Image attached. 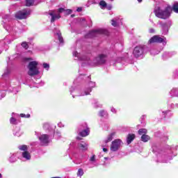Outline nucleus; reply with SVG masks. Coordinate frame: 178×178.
<instances>
[{"label": "nucleus", "mask_w": 178, "mask_h": 178, "mask_svg": "<svg viewBox=\"0 0 178 178\" xmlns=\"http://www.w3.org/2000/svg\"><path fill=\"white\" fill-rule=\"evenodd\" d=\"M71 95H72L73 98L74 97H84V95H90V92H91V89H89L87 92V90H83V92L79 88H72L70 90Z\"/></svg>", "instance_id": "nucleus-6"}, {"label": "nucleus", "mask_w": 178, "mask_h": 178, "mask_svg": "<svg viewBox=\"0 0 178 178\" xmlns=\"http://www.w3.org/2000/svg\"><path fill=\"white\" fill-rule=\"evenodd\" d=\"M169 113V111H163V114L165 115V113Z\"/></svg>", "instance_id": "nucleus-56"}, {"label": "nucleus", "mask_w": 178, "mask_h": 178, "mask_svg": "<svg viewBox=\"0 0 178 178\" xmlns=\"http://www.w3.org/2000/svg\"><path fill=\"white\" fill-rule=\"evenodd\" d=\"M39 140L40 141V144L42 145H48L49 143V136L47 134H42L39 136Z\"/></svg>", "instance_id": "nucleus-12"}, {"label": "nucleus", "mask_w": 178, "mask_h": 178, "mask_svg": "<svg viewBox=\"0 0 178 178\" xmlns=\"http://www.w3.org/2000/svg\"><path fill=\"white\" fill-rule=\"evenodd\" d=\"M157 158H158V161L159 162H162L163 163H166L168 162V161H171V159H173L172 157H169L168 156L161 155V154H159L157 156Z\"/></svg>", "instance_id": "nucleus-13"}, {"label": "nucleus", "mask_w": 178, "mask_h": 178, "mask_svg": "<svg viewBox=\"0 0 178 178\" xmlns=\"http://www.w3.org/2000/svg\"><path fill=\"white\" fill-rule=\"evenodd\" d=\"M87 8H90V3H88V5H86Z\"/></svg>", "instance_id": "nucleus-59"}, {"label": "nucleus", "mask_w": 178, "mask_h": 178, "mask_svg": "<svg viewBox=\"0 0 178 178\" xmlns=\"http://www.w3.org/2000/svg\"><path fill=\"white\" fill-rule=\"evenodd\" d=\"M17 118H19V114L13 113L12 118L10 119V123L11 124H17Z\"/></svg>", "instance_id": "nucleus-16"}, {"label": "nucleus", "mask_w": 178, "mask_h": 178, "mask_svg": "<svg viewBox=\"0 0 178 178\" xmlns=\"http://www.w3.org/2000/svg\"><path fill=\"white\" fill-rule=\"evenodd\" d=\"M162 42L164 45H166V38L159 35H155L149 40L147 44L148 45H151V44H161Z\"/></svg>", "instance_id": "nucleus-5"}, {"label": "nucleus", "mask_w": 178, "mask_h": 178, "mask_svg": "<svg viewBox=\"0 0 178 178\" xmlns=\"http://www.w3.org/2000/svg\"><path fill=\"white\" fill-rule=\"evenodd\" d=\"M81 10H83V8H81V7H79V8L76 9V12H81Z\"/></svg>", "instance_id": "nucleus-53"}, {"label": "nucleus", "mask_w": 178, "mask_h": 178, "mask_svg": "<svg viewBox=\"0 0 178 178\" xmlns=\"http://www.w3.org/2000/svg\"><path fill=\"white\" fill-rule=\"evenodd\" d=\"M19 156V153H13L10 156L9 161L11 163H14V162H16L17 161V158Z\"/></svg>", "instance_id": "nucleus-19"}, {"label": "nucleus", "mask_w": 178, "mask_h": 178, "mask_svg": "<svg viewBox=\"0 0 178 178\" xmlns=\"http://www.w3.org/2000/svg\"><path fill=\"white\" fill-rule=\"evenodd\" d=\"M73 56L75 60H80L83 63H85V65H90V66L103 65V63H105V62H106V56L104 54H101L98 57L95 58L93 60V62H92L91 60L87 56H83L77 53V51L73 52Z\"/></svg>", "instance_id": "nucleus-1"}, {"label": "nucleus", "mask_w": 178, "mask_h": 178, "mask_svg": "<svg viewBox=\"0 0 178 178\" xmlns=\"http://www.w3.org/2000/svg\"><path fill=\"white\" fill-rule=\"evenodd\" d=\"M71 16H72V17H74V15H71Z\"/></svg>", "instance_id": "nucleus-62"}, {"label": "nucleus", "mask_w": 178, "mask_h": 178, "mask_svg": "<svg viewBox=\"0 0 178 178\" xmlns=\"http://www.w3.org/2000/svg\"><path fill=\"white\" fill-rule=\"evenodd\" d=\"M138 2L141 3L143 2V0H138Z\"/></svg>", "instance_id": "nucleus-60"}, {"label": "nucleus", "mask_w": 178, "mask_h": 178, "mask_svg": "<svg viewBox=\"0 0 178 178\" xmlns=\"http://www.w3.org/2000/svg\"><path fill=\"white\" fill-rule=\"evenodd\" d=\"M172 10H173L175 13H178V2H175Z\"/></svg>", "instance_id": "nucleus-32"}, {"label": "nucleus", "mask_w": 178, "mask_h": 178, "mask_svg": "<svg viewBox=\"0 0 178 178\" xmlns=\"http://www.w3.org/2000/svg\"><path fill=\"white\" fill-rule=\"evenodd\" d=\"M94 5H99V6L102 8V9H106V5L107 3L105 2V1L104 0H96L94 1Z\"/></svg>", "instance_id": "nucleus-14"}, {"label": "nucleus", "mask_w": 178, "mask_h": 178, "mask_svg": "<svg viewBox=\"0 0 178 178\" xmlns=\"http://www.w3.org/2000/svg\"><path fill=\"white\" fill-rule=\"evenodd\" d=\"M98 34H108V31L104 29H99L95 31H92L89 33L88 37H90V38H92L94 37H97Z\"/></svg>", "instance_id": "nucleus-10"}, {"label": "nucleus", "mask_w": 178, "mask_h": 178, "mask_svg": "<svg viewBox=\"0 0 178 178\" xmlns=\"http://www.w3.org/2000/svg\"><path fill=\"white\" fill-rule=\"evenodd\" d=\"M4 29L8 31L9 33H16V26H10V25H3Z\"/></svg>", "instance_id": "nucleus-18"}, {"label": "nucleus", "mask_w": 178, "mask_h": 178, "mask_svg": "<svg viewBox=\"0 0 178 178\" xmlns=\"http://www.w3.org/2000/svg\"><path fill=\"white\" fill-rule=\"evenodd\" d=\"M43 128L44 129V130H48V129H49V124L44 123L43 125Z\"/></svg>", "instance_id": "nucleus-46"}, {"label": "nucleus", "mask_w": 178, "mask_h": 178, "mask_svg": "<svg viewBox=\"0 0 178 178\" xmlns=\"http://www.w3.org/2000/svg\"><path fill=\"white\" fill-rule=\"evenodd\" d=\"M28 74L29 76H37L40 74V70H38V61L33 60L29 62L28 65Z\"/></svg>", "instance_id": "nucleus-4"}, {"label": "nucleus", "mask_w": 178, "mask_h": 178, "mask_svg": "<svg viewBox=\"0 0 178 178\" xmlns=\"http://www.w3.org/2000/svg\"><path fill=\"white\" fill-rule=\"evenodd\" d=\"M111 24L112 26H113L114 27H118V26H119V20L117 19H113L111 20Z\"/></svg>", "instance_id": "nucleus-33"}, {"label": "nucleus", "mask_w": 178, "mask_h": 178, "mask_svg": "<svg viewBox=\"0 0 178 178\" xmlns=\"http://www.w3.org/2000/svg\"><path fill=\"white\" fill-rule=\"evenodd\" d=\"M149 33H155V30L153 29H149Z\"/></svg>", "instance_id": "nucleus-55"}, {"label": "nucleus", "mask_w": 178, "mask_h": 178, "mask_svg": "<svg viewBox=\"0 0 178 178\" xmlns=\"http://www.w3.org/2000/svg\"><path fill=\"white\" fill-rule=\"evenodd\" d=\"M122 144H123V142H122V140L120 139H115L114 140L111 145L110 149L112 152H116V151H119L120 149V147H122Z\"/></svg>", "instance_id": "nucleus-8"}, {"label": "nucleus", "mask_w": 178, "mask_h": 178, "mask_svg": "<svg viewBox=\"0 0 178 178\" xmlns=\"http://www.w3.org/2000/svg\"><path fill=\"white\" fill-rule=\"evenodd\" d=\"M150 54L153 55L154 56H155V55H158V54H159V52H161L160 51H156L155 50V49H151L149 50Z\"/></svg>", "instance_id": "nucleus-35"}, {"label": "nucleus", "mask_w": 178, "mask_h": 178, "mask_svg": "<svg viewBox=\"0 0 178 178\" xmlns=\"http://www.w3.org/2000/svg\"><path fill=\"white\" fill-rule=\"evenodd\" d=\"M26 60H33V58H26Z\"/></svg>", "instance_id": "nucleus-57"}, {"label": "nucleus", "mask_w": 178, "mask_h": 178, "mask_svg": "<svg viewBox=\"0 0 178 178\" xmlns=\"http://www.w3.org/2000/svg\"><path fill=\"white\" fill-rule=\"evenodd\" d=\"M83 175H84V170L82 168H79L78 170L77 176H79V177H81Z\"/></svg>", "instance_id": "nucleus-39"}, {"label": "nucleus", "mask_w": 178, "mask_h": 178, "mask_svg": "<svg viewBox=\"0 0 178 178\" xmlns=\"http://www.w3.org/2000/svg\"><path fill=\"white\" fill-rule=\"evenodd\" d=\"M170 94L171 97H178V89L177 88H173L170 92Z\"/></svg>", "instance_id": "nucleus-30"}, {"label": "nucleus", "mask_w": 178, "mask_h": 178, "mask_svg": "<svg viewBox=\"0 0 178 178\" xmlns=\"http://www.w3.org/2000/svg\"><path fill=\"white\" fill-rule=\"evenodd\" d=\"M10 91H12V89H9Z\"/></svg>", "instance_id": "nucleus-63"}, {"label": "nucleus", "mask_w": 178, "mask_h": 178, "mask_svg": "<svg viewBox=\"0 0 178 178\" xmlns=\"http://www.w3.org/2000/svg\"><path fill=\"white\" fill-rule=\"evenodd\" d=\"M54 137H55L56 138H60V132H56V133L54 134Z\"/></svg>", "instance_id": "nucleus-48"}, {"label": "nucleus", "mask_w": 178, "mask_h": 178, "mask_svg": "<svg viewBox=\"0 0 178 178\" xmlns=\"http://www.w3.org/2000/svg\"><path fill=\"white\" fill-rule=\"evenodd\" d=\"M0 178H2V174H0Z\"/></svg>", "instance_id": "nucleus-61"}, {"label": "nucleus", "mask_w": 178, "mask_h": 178, "mask_svg": "<svg viewBox=\"0 0 178 178\" xmlns=\"http://www.w3.org/2000/svg\"><path fill=\"white\" fill-rule=\"evenodd\" d=\"M92 104L93 108H95V109L98 108H102V104H101L99 102H98L97 100H93Z\"/></svg>", "instance_id": "nucleus-27"}, {"label": "nucleus", "mask_w": 178, "mask_h": 178, "mask_svg": "<svg viewBox=\"0 0 178 178\" xmlns=\"http://www.w3.org/2000/svg\"><path fill=\"white\" fill-rule=\"evenodd\" d=\"M54 34H56L57 35L60 44H63V38H62V33H60V31L56 30L54 32Z\"/></svg>", "instance_id": "nucleus-25"}, {"label": "nucleus", "mask_w": 178, "mask_h": 178, "mask_svg": "<svg viewBox=\"0 0 178 178\" xmlns=\"http://www.w3.org/2000/svg\"><path fill=\"white\" fill-rule=\"evenodd\" d=\"M146 53L145 46L144 45L136 46L133 51V55L135 58H140V56H144Z\"/></svg>", "instance_id": "nucleus-7"}, {"label": "nucleus", "mask_w": 178, "mask_h": 178, "mask_svg": "<svg viewBox=\"0 0 178 178\" xmlns=\"http://www.w3.org/2000/svg\"><path fill=\"white\" fill-rule=\"evenodd\" d=\"M111 109V112H112L113 113H118V110H116V108H115L114 107L111 106L110 108Z\"/></svg>", "instance_id": "nucleus-45"}, {"label": "nucleus", "mask_w": 178, "mask_h": 178, "mask_svg": "<svg viewBox=\"0 0 178 178\" xmlns=\"http://www.w3.org/2000/svg\"><path fill=\"white\" fill-rule=\"evenodd\" d=\"M58 127H65V124H63V123H62V122H59V123L58 124Z\"/></svg>", "instance_id": "nucleus-51"}, {"label": "nucleus", "mask_w": 178, "mask_h": 178, "mask_svg": "<svg viewBox=\"0 0 178 178\" xmlns=\"http://www.w3.org/2000/svg\"><path fill=\"white\" fill-rule=\"evenodd\" d=\"M78 148L80 151H87V149H88V144L85 142H81L78 144Z\"/></svg>", "instance_id": "nucleus-17"}, {"label": "nucleus", "mask_w": 178, "mask_h": 178, "mask_svg": "<svg viewBox=\"0 0 178 178\" xmlns=\"http://www.w3.org/2000/svg\"><path fill=\"white\" fill-rule=\"evenodd\" d=\"M108 159H109V158H108V157H104V160H105V161H108Z\"/></svg>", "instance_id": "nucleus-58"}, {"label": "nucleus", "mask_w": 178, "mask_h": 178, "mask_svg": "<svg viewBox=\"0 0 178 178\" xmlns=\"http://www.w3.org/2000/svg\"><path fill=\"white\" fill-rule=\"evenodd\" d=\"M31 11L29 9H25L22 11H19L15 14L16 19H27L30 16Z\"/></svg>", "instance_id": "nucleus-9"}, {"label": "nucleus", "mask_w": 178, "mask_h": 178, "mask_svg": "<svg viewBox=\"0 0 178 178\" xmlns=\"http://www.w3.org/2000/svg\"><path fill=\"white\" fill-rule=\"evenodd\" d=\"M160 24L163 30V34H168V31H169V29H170V26H172V21L169 20L165 23L161 22Z\"/></svg>", "instance_id": "nucleus-11"}, {"label": "nucleus", "mask_w": 178, "mask_h": 178, "mask_svg": "<svg viewBox=\"0 0 178 178\" xmlns=\"http://www.w3.org/2000/svg\"><path fill=\"white\" fill-rule=\"evenodd\" d=\"M42 66H43V69L47 70V72H48V70H49V63H44L42 64Z\"/></svg>", "instance_id": "nucleus-40"}, {"label": "nucleus", "mask_w": 178, "mask_h": 178, "mask_svg": "<svg viewBox=\"0 0 178 178\" xmlns=\"http://www.w3.org/2000/svg\"><path fill=\"white\" fill-rule=\"evenodd\" d=\"M106 115H108V113L105 110H102L99 112V115L102 117L106 116Z\"/></svg>", "instance_id": "nucleus-38"}, {"label": "nucleus", "mask_w": 178, "mask_h": 178, "mask_svg": "<svg viewBox=\"0 0 178 178\" xmlns=\"http://www.w3.org/2000/svg\"><path fill=\"white\" fill-rule=\"evenodd\" d=\"M10 73V70L7 69L6 72H4V74H3V76H8Z\"/></svg>", "instance_id": "nucleus-47"}, {"label": "nucleus", "mask_w": 178, "mask_h": 178, "mask_svg": "<svg viewBox=\"0 0 178 178\" xmlns=\"http://www.w3.org/2000/svg\"><path fill=\"white\" fill-rule=\"evenodd\" d=\"M106 9H108V10H111V9H112V6H108V4H106Z\"/></svg>", "instance_id": "nucleus-52"}, {"label": "nucleus", "mask_w": 178, "mask_h": 178, "mask_svg": "<svg viewBox=\"0 0 178 178\" xmlns=\"http://www.w3.org/2000/svg\"><path fill=\"white\" fill-rule=\"evenodd\" d=\"M13 134L15 136V137H20L22 134H23V131L20 129V128L17 127L13 131Z\"/></svg>", "instance_id": "nucleus-23"}, {"label": "nucleus", "mask_w": 178, "mask_h": 178, "mask_svg": "<svg viewBox=\"0 0 178 178\" xmlns=\"http://www.w3.org/2000/svg\"><path fill=\"white\" fill-rule=\"evenodd\" d=\"M19 149H20V151H27V149H29V148L27 147V145H19L18 147Z\"/></svg>", "instance_id": "nucleus-36"}, {"label": "nucleus", "mask_w": 178, "mask_h": 178, "mask_svg": "<svg viewBox=\"0 0 178 178\" xmlns=\"http://www.w3.org/2000/svg\"><path fill=\"white\" fill-rule=\"evenodd\" d=\"M154 15L159 19H169L172 15V6L167 4L166 2L162 1V5L154 9Z\"/></svg>", "instance_id": "nucleus-2"}, {"label": "nucleus", "mask_w": 178, "mask_h": 178, "mask_svg": "<svg viewBox=\"0 0 178 178\" xmlns=\"http://www.w3.org/2000/svg\"><path fill=\"white\" fill-rule=\"evenodd\" d=\"M22 47L23 48H24L25 49H27L29 48V44L27 43V42H23L22 44H21Z\"/></svg>", "instance_id": "nucleus-43"}, {"label": "nucleus", "mask_w": 178, "mask_h": 178, "mask_svg": "<svg viewBox=\"0 0 178 178\" xmlns=\"http://www.w3.org/2000/svg\"><path fill=\"white\" fill-rule=\"evenodd\" d=\"M134 138H136V135L134 134H128L127 138V144H131V142L133 141V140H134Z\"/></svg>", "instance_id": "nucleus-22"}, {"label": "nucleus", "mask_w": 178, "mask_h": 178, "mask_svg": "<svg viewBox=\"0 0 178 178\" xmlns=\"http://www.w3.org/2000/svg\"><path fill=\"white\" fill-rule=\"evenodd\" d=\"M6 47V42L5 40L0 41V54H2L3 51H5V49H7Z\"/></svg>", "instance_id": "nucleus-24"}, {"label": "nucleus", "mask_w": 178, "mask_h": 178, "mask_svg": "<svg viewBox=\"0 0 178 178\" xmlns=\"http://www.w3.org/2000/svg\"><path fill=\"white\" fill-rule=\"evenodd\" d=\"M74 163H76V165H80V163H81V160H79V159H76Z\"/></svg>", "instance_id": "nucleus-49"}, {"label": "nucleus", "mask_w": 178, "mask_h": 178, "mask_svg": "<svg viewBox=\"0 0 178 178\" xmlns=\"http://www.w3.org/2000/svg\"><path fill=\"white\" fill-rule=\"evenodd\" d=\"M147 131L146 129H140L138 130V134H139V136H144L147 134Z\"/></svg>", "instance_id": "nucleus-31"}, {"label": "nucleus", "mask_w": 178, "mask_h": 178, "mask_svg": "<svg viewBox=\"0 0 178 178\" xmlns=\"http://www.w3.org/2000/svg\"><path fill=\"white\" fill-rule=\"evenodd\" d=\"M80 136H81V137H87V136H88V134H90V129L87 128L85 130L81 131L79 133Z\"/></svg>", "instance_id": "nucleus-28"}, {"label": "nucleus", "mask_w": 178, "mask_h": 178, "mask_svg": "<svg viewBox=\"0 0 178 178\" xmlns=\"http://www.w3.org/2000/svg\"><path fill=\"white\" fill-rule=\"evenodd\" d=\"M14 94H17L19 90H17V88H13V90H11Z\"/></svg>", "instance_id": "nucleus-50"}, {"label": "nucleus", "mask_w": 178, "mask_h": 178, "mask_svg": "<svg viewBox=\"0 0 178 178\" xmlns=\"http://www.w3.org/2000/svg\"><path fill=\"white\" fill-rule=\"evenodd\" d=\"M94 87H95V82L90 81L88 85V87L84 90H86V92H88V90H91V91H92V88H94Z\"/></svg>", "instance_id": "nucleus-26"}, {"label": "nucleus", "mask_w": 178, "mask_h": 178, "mask_svg": "<svg viewBox=\"0 0 178 178\" xmlns=\"http://www.w3.org/2000/svg\"><path fill=\"white\" fill-rule=\"evenodd\" d=\"M104 152H108V149L106 147H103Z\"/></svg>", "instance_id": "nucleus-54"}, {"label": "nucleus", "mask_w": 178, "mask_h": 178, "mask_svg": "<svg viewBox=\"0 0 178 178\" xmlns=\"http://www.w3.org/2000/svg\"><path fill=\"white\" fill-rule=\"evenodd\" d=\"M6 87H8V86L6 85V83H0V90H1V88H6Z\"/></svg>", "instance_id": "nucleus-44"}, {"label": "nucleus", "mask_w": 178, "mask_h": 178, "mask_svg": "<svg viewBox=\"0 0 178 178\" xmlns=\"http://www.w3.org/2000/svg\"><path fill=\"white\" fill-rule=\"evenodd\" d=\"M73 10L70 9L65 10L63 8H58V10H51L49 11V15L51 17V22L54 23L56 22V20H59L60 19V13H64V15H71Z\"/></svg>", "instance_id": "nucleus-3"}, {"label": "nucleus", "mask_w": 178, "mask_h": 178, "mask_svg": "<svg viewBox=\"0 0 178 178\" xmlns=\"http://www.w3.org/2000/svg\"><path fill=\"white\" fill-rule=\"evenodd\" d=\"M41 0H26V6H33V5H38Z\"/></svg>", "instance_id": "nucleus-15"}, {"label": "nucleus", "mask_w": 178, "mask_h": 178, "mask_svg": "<svg viewBox=\"0 0 178 178\" xmlns=\"http://www.w3.org/2000/svg\"><path fill=\"white\" fill-rule=\"evenodd\" d=\"M22 156L25 161H30L31 159V154L27 151L22 152Z\"/></svg>", "instance_id": "nucleus-20"}, {"label": "nucleus", "mask_w": 178, "mask_h": 178, "mask_svg": "<svg viewBox=\"0 0 178 178\" xmlns=\"http://www.w3.org/2000/svg\"><path fill=\"white\" fill-rule=\"evenodd\" d=\"M151 139V138L149 137V136L148 135H143L140 138L141 141H143V143H148V141H149V140Z\"/></svg>", "instance_id": "nucleus-29"}, {"label": "nucleus", "mask_w": 178, "mask_h": 178, "mask_svg": "<svg viewBox=\"0 0 178 178\" xmlns=\"http://www.w3.org/2000/svg\"><path fill=\"white\" fill-rule=\"evenodd\" d=\"M97 161V159L95 158V155L93 154L92 156H90V158L89 159V162L90 163H95Z\"/></svg>", "instance_id": "nucleus-37"}, {"label": "nucleus", "mask_w": 178, "mask_h": 178, "mask_svg": "<svg viewBox=\"0 0 178 178\" xmlns=\"http://www.w3.org/2000/svg\"><path fill=\"white\" fill-rule=\"evenodd\" d=\"M6 95V90H1L0 92V99H2V98H5Z\"/></svg>", "instance_id": "nucleus-41"}, {"label": "nucleus", "mask_w": 178, "mask_h": 178, "mask_svg": "<svg viewBox=\"0 0 178 178\" xmlns=\"http://www.w3.org/2000/svg\"><path fill=\"white\" fill-rule=\"evenodd\" d=\"M20 118H24L25 119H29L30 118V114H24V113H21L19 115Z\"/></svg>", "instance_id": "nucleus-42"}, {"label": "nucleus", "mask_w": 178, "mask_h": 178, "mask_svg": "<svg viewBox=\"0 0 178 178\" xmlns=\"http://www.w3.org/2000/svg\"><path fill=\"white\" fill-rule=\"evenodd\" d=\"M10 21V17L8 15L3 16V23H8Z\"/></svg>", "instance_id": "nucleus-34"}, {"label": "nucleus", "mask_w": 178, "mask_h": 178, "mask_svg": "<svg viewBox=\"0 0 178 178\" xmlns=\"http://www.w3.org/2000/svg\"><path fill=\"white\" fill-rule=\"evenodd\" d=\"M115 136H116V133L115 132L110 134L104 140L106 144H107V143H111V141L113 140V137H115Z\"/></svg>", "instance_id": "nucleus-21"}]
</instances>
